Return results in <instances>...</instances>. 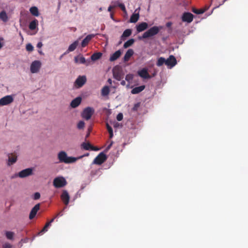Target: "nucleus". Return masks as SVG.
<instances>
[{
  "mask_svg": "<svg viewBox=\"0 0 248 248\" xmlns=\"http://www.w3.org/2000/svg\"><path fill=\"white\" fill-rule=\"evenodd\" d=\"M58 158L59 162L64 163L65 164H69L75 162L77 158L74 157H69L64 151H61L58 154Z\"/></svg>",
  "mask_w": 248,
  "mask_h": 248,
  "instance_id": "nucleus-1",
  "label": "nucleus"
},
{
  "mask_svg": "<svg viewBox=\"0 0 248 248\" xmlns=\"http://www.w3.org/2000/svg\"><path fill=\"white\" fill-rule=\"evenodd\" d=\"M162 29V26H153L148 31L144 32L140 39L151 37L158 33L159 31Z\"/></svg>",
  "mask_w": 248,
  "mask_h": 248,
  "instance_id": "nucleus-2",
  "label": "nucleus"
},
{
  "mask_svg": "<svg viewBox=\"0 0 248 248\" xmlns=\"http://www.w3.org/2000/svg\"><path fill=\"white\" fill-rule=\"evenodd\" d=\"M94 109L93 108L90 107H86L83 110L81 116L85 120H89L94 114Z\"/></svg>",
  "mask_w": 248,
  "mask_h": 248,
  "instance_id": "nucleus-3",
  "label": "nucleus"
},
{
  "mask_svg": "<svg viewBox=\"0 0 248 248\" xmlns=\"http://www.w3.org/2000/svg\"><path fill=\"white\" fill-rule=\"evenodd\" d=\"M53 184L56 188H61L66 186L67 182L64 177H57L54 179Z\"/></svg>",
  "mask_w": 248,
  "mask_h": 248,
  "instance_id": "nucleus-4",
  "label": "nucleus"
},
{
  "mask_svg": "<svg viewBox=\"0 0 248 248\" xmlns=\"http://www.w3.org/2000/svg\"><path fill=\"white\" fill-rule=\"evenodd\" d=\"M123 71L119 66H115L113 69V76L116 80H121L123 78Z\"/></svg>",
  "mask_w": 248,
  "mask_h": 248,
  "instance_id": "nucleus-5",
  "label": "nucleus"
},
{
  "mask_svg": "<svg viewBox=\"0 0 248 248\" xmlns=\"http://www.w3.org/2000/svg\"><path fill=\"white\" fill-rule=\"evenodd\" d=\"M107 159L106 155L104 153L102 152L94 158L93 163L97 165H101Z\"/></svg>",
  "mask_w": 248,
  "mask_h": 248,
  "instance_id": "nucleus-6",
  "label": "nucleus"
},
{
  "mask_svg": "<svg viewBox=\"0 0 248 248\" xmlns=\"http://www.w3.org/2000/svg\"><path fill=\"white\" fill-rule=\"evenodd\" d=\"M14 101V98L12 95H6L1 99H0V106H6L8 105Z\"/></svg>",
  "mask_w": 248,
  "mask_h": 248,
  "instance_id": "nucleus-7",
  "label": "nucleus"
},
{
  "mask_svg": "<svg viewBox=\"0 0 248 248\" xmlns=\"http://www.w3.org/2000/svg\"><path fill=\"white\" fill-rule=\"evenodd\" d=\"M86 77L85 76H79L75 82V86L79 88L82 87L86 82Z\"/></svg>",
  "mask_w": 248,
  "mask_h": 248,
  "instance_id": "nucleus-8",
  "label": "nucleus"
},
{
  "mask_svg": "<svg viewBox=\"0 0 248 248\" xmlns=\"http://www.w3.org/2000/svg\"><path fill=\"white\" fill-rule=\"evenodd\" d=\"M41 63L39 61H35L33 62L31 65V72L32 73H35L39 71L41 67Z\"/></svg>",
  "mask_w": 248,
  "mask_h": 248,
  "instance_id": "nucleus-9",
  "label": "nucleus"
},
{
  "mask_svg": "<svg viewBox=\"0 0 248 248\" xmlns=\"http://www.w3.org/2000/svg\"><path fill=\"white\" fill-rule=\"evenodd\" d=\"M32 169L27 168L18 172L17 176L20 178H25L32 174Z\"/></svg>",
  "mask_w": 248,
  "mask_h": 248,
  "instance_id": "nucleus-10",
  "label": "nucleus"
},
{
  "mask_svg": "<svg viewBox=\"0 0 248 248\" xmlns=\"http://www.w3.org/2000/svg\"><path fill=\"white\" fill-rule=\"evenodd\" d=\"M75 62L76 63L85 64L87 66L90 64L91 60L90 59L86 60L82 55H79L75 57Z\"/></svg>",
  "mask_w": 248,
  "mask_h": 248,
  "instance_id": "nucleus-11",
  "label": "nucleus"
},
{
  "mask_svg": "<svg viewBox=\"0 0 248 248\" xmlns=\"http://www.w3.org/2000/svg\"><path fill=\"white\" fill-rule=\"evenodd\" d=\"M177 63V61L175 57L173 55H170L169 57L166 60V65L168 66L172 67L174 66Z\"/></svg>",
  "mask_w": 248,
  "mask_h": 248,
  "instance_id": "nucleus-12",
  "label": "nucleus"
},
{
  "mask_svg": "<svg viewBox=\"0 0 248 248\" xmlns=\"http://www.w3.org/2000/svg\"><path fill=\"white\" fill-rule=\"evenodd\" d=\"M61 198L65 205H67L68 204L70 200V196L66 190H63L62 191V194L61 196Z\"/></svg>",
  "mask_w": 248,
  "mask_h": 248,
  "instance_id": "nucleus-13",
  "label": "nucleus"
},
{
  "mask_svg": "<svg viewBox=\"0 0 248 248\" xmlns=\"http://www.w3.org/2000/svg\"><path fill=\"white\" fill-rule=\"evenodd\" d=\"M182 19L183 21L190 23L193 19V15L190 13H184L182 16Z\"/></svg>",
  "mask_w": 248,
  "mask_h": 248,
  "instance_id": "nucleus-14",
  "label": "nucleus"
},
{
  "mask_svg": "<svg viewBox=\"0 0 248 248\" xmlns=\"http://www.w3.org/2000/svg\"><path fill=\"white\" fill-rule=\"evenodd\" d=\"M40 209V204L38 203L36 204L31 209L30 215H29V218L30 219H33L35 216H36L37 212Z\"/></svg>",
  "mask_w": 248,
  "mask_h": 248,
  "instance_id": "nucleus-15",
  "label": "nucleus"
},
{
  "mask_svg": "<svg viewBox=\"0 0 248 248\" xmlns=\"http://www.w3.org/2000/svg\"><path fill=\"white\" fill-rule=\"evenodd\" d=\"M138 74L140 77L143 78L148 79L151 78V76L148 73L147 70L145 68H143L139 71Z\"/></svg>",
  "mask_w": 248,
  "mask_h": 248,
  "instance_id": "nucleus-16",
  "label": "nucleus"
},
{
  "mask_svg": "<svg viewBox=\"0 0 248 248\" xmlns=\"http://www.w3.org/2000/svg\"><path fill=\"white\" fill-rule=\"evenodd\" d=\"M81 97H78L74 99H73L70 104V106L73 108H76L77 107H78L81 102Z\"/></svg>",
  "mask_w": 248,
  "mask_h": 248,
  "instance_id": "nucleus-17",
  "label": "nucleus"
},
{
  "mask_svg": "<svg viewBox=\"0 0 248 248\" xmlns=\"http://www.w3.org/2000/svg\"><path fill=\"white\" fill-rule=\"evenodd\" d=\"M94 36L93 34H89L81 42V46L84 47L86 46L89 42L91 40V39Z\"/></svg>",
  "mask_w": 248,
  "mask_h": 248,
  "instance_id": "nucleus-18",
  "label": "nucleus"
},
{
  "mask_svg": "<svg viewBox=\"0 0 248 248\" xmlns=\"http://www.w3.org/2000/svg\"><path fill=\"white\" fill-rule=\"evenodd\" d=\"M148 25L146 22H142L140 23L136 26L137 31L138 32H141L147 29Z\"/></svg>",
  "mask_w": 248,
  "mask_h": 248,
  "instance_id": "nucleus-19",
  "label": "nucleus"
},
{
  "mask_svg": "<svg viewBox=\"0 0 248 248\" xmlns=\"http://www.w3.org/2000/svg\"><path fill=\"white\" fill-rule=\"evenodd\" d=\"M121 55V51L120 50H118L112 54L110 58L109 61L110 62H113L118 59Z\"/></svg>",
  "mask_w": 248,
  "mask_h": 248,
  "instance_id": "nucleus-20",
  "label": "nucleus"
},
{
  "mask_svg": "<svg viewBox=\"0 0 248 248\" xmlns=\"http://www.w3.org/2000/svg\"><path fill=\"white\" fill-rule=\"evenodd\" d=\"M82 147L86 150H97V149H96L94 147L92 146L90 143L89 142H83L81 144Z\"/></svg>",
  "mask_w": 248,
  "mask_h": 248,
  "instance_id": "nucleus-21",
  "label": "nucleus"
},
{
  "mask_svg": "<svg viewBox=\"0 0 248 248\" xmlns=\"http://www.w3.org/2000/svg\"><path fill=\"white\" fill-rule=\"evenodd\" d=\"M134 54V51L132 49H129L124 55V61L127 62L129 61L131 57Z\"/></svg>",
  "mask_w": 248,
  "mask_h": 248,
  "instance_id": "nucleus-22",
  "label": "nucleus"
},
{
  "mask_svg": "<svg viewBox=\"0 0 248 248\" xmlns=\"http://www.w3.org/2000/svg\"><path fill=\"white\" fill-rule=\"evenodd\" d=\"M145 88V85H141L139 87H135L131 90V93L132 94H138L142 92Z\"/></svg>",
  "mask_w": 248,
  "mask_h": 248,
  "instance_id": "nucleus-23",
  "label": "nucleus"
},
{
  "mask_svg": "<svg viewBox=\"0 0 248 248\" xmlns=\"http://www.w3.org/2000/svg\"><path fill=\"white\" fill-rule=\"evenodd\" d=\"M17 160V156L13 154L8 155V165H11L15 163Z\"/></svg>",
  "mask_w": 248,
  "mask_h": 248,
  "instance_id": "nucleus-24",
  "label": "nucleus"
},
{
  "mask_svg": "<svg viewBox=\"0 0 248 248\" xmlns=\"http://www.w3.org/2000/svg\"><path fill=\"white\" fill-rule=\"evenodd\" d=\"M0 19L4 22H6L8 21V16L5 11H2L0 13Z\"/></svg>",
  "mask_w": 248,
  "mask_h": 248,
  "instance_id": "nucleus-25",
  "label": "nucleus"
},
{
  "mask_svg": "<svg viewBox=\"0 0 248 248\" xmlns=\"http://www.w3.org/2000/svg\"><path fill=\"white\" fill-rule=\"evenodd\" d=\"M78 41H75L74 43H73L72 44H71L68 49L67 50V52L69 53V52H71L74 51L77 47L78 45Z\"/></svg>",
  "mask_w": 248,
  "mask_h": 248,
  "instance_id": "nucleus-26",
  "label": "nucleus"
},
{
  "mask_svg": "<svg viewBox=\"0 0 248 248\" xmlns=\"http://www.w3.org/2000/svg\"><path fill=\"white\" fill-rule=\"evenodd\" d=\"M102 56L101 52H96L93 53L91 57V59L93 61H95L99 59Z\"/></svg>",
  "mask_w": 248,
  "mask_h": 248,
  "instance_id": "nucleus-27",
  "label": "nucleus"
},
{
  "mask_svg": "<svg viewBox=\"0 0 248 248\" xmlns=\"http://www.w3.org/2000/svg\"><path fill=\"white\" fill-rule=\"evenodd\" d=\"M38 22L37 19H34L31 21L29 26V29L31 30H35L38 25Z\"/></svg>",
  "mask_w": 248,
  "mask_h": 248,
  "instance_id": "nucleus-28",
  "label": "nucleus"
},
{
  "mask_svg": "<svg viewBox=\"0 0 248 248\" xmlns=\"http://www.w3.org/2000/svg\"><path fill=\"white\" fill-rule=\"evenodd\" d=\"M30 11L33 16H39L38 9L36 7H31L30 9Z\"/></svg>",
  "mask_w": 248,
  "mask_h": 248,
  "instance_id": "nucleus-29",
  "label": "nucleus"
},
{
  "mask_svg": "<svg viewBox=\"0 0 248 248\" xmlns=\"http://www.w3.org/2000/svg\"><path fill=\"white\" fill-rule=\"evenodd\" d=\"M139 18V14H133L130 17V22L131 23H136Z\"/></svg>",
  "mask_w": 248,
  "mask_h": 248,
  "instance_id": "nucleus-30",
  "label": "nucleus"
},
{
  "mask_svg": "<svg viewBox=\"0 0 248 248\" xmlns=\"http://www.w3.org/2000/svg\"><path fill=\"white\" fill-rule=\"evenodd\" d=\"M132 33V31L130 29H126L125 30L122 35L121 36V39H124V38L129 37Z\"/></svg>",
  "mask_w": 248,
  "mask_h": 248,
  "instance_id": "nucleus-31",
  "label": "nucleus"
},
{
  "mask_svg": "<svg viewBox=\"0 0 248 248\" xmlns=\"http://www.w3.org/2000/svg\"><path fill=\"white\" fill-rule=\"evenodd\" d=\"M109 89L108 86H104L101 90V94L103 96H107L109 94Z\"/></svg>",
  "mask_w": 248,
  "mask_h": 248,
  "instance_id": "nucleus-32",
  "label": "nucleus"
},
{
  "mask_svg": "<svg viewBox=\"0 0 248 248\" xmlns=\"http://www.w3.org/2000/svg\"><path fill=\"white\" fill-rule=\"evenodd\" d=\"M134 43V39H130L124 43V47L126 48L132 46Z\"/></svg>",
  "mask_w": 248,
  "mask_h": 248,
  "instance_id": "nucleus-33",
  "label": "nucleus"
},
{
  "mask_svg": "<svg viewBox=\"0 0 248 248\" xmlns=\"http://www.w3.org/2000/svg\"><path fill=\"white\" fill-rule=\"evenodd\" d=\"M166 60L164 58L160 57L158 59L156 65L158 66H161L164 63L166 64Z\"/></svg>",
  "mask_w": 248,
  "mask_h": 248,
  "instance_id": "nucleus-34",
  "label": "nucleus"
},
{
  "mask_svg": "<svg viewBox=\"0 0 248 248\" xmlns=\"http://www.w3.org/2000/svg\"><path fill=\"white\" fill-rule=\"evenodd\" d=\"M5 235L8 239L12 240L13 239L14 233L12 232L7 231L6 232Z\"/></svg>",
  "mask_w": 248,
  "mask_h": 248,
  "instance_id": "nucleus-35",
  "label": "nucleus"
},
{
  "mask_svg": "<svg viewBox=\"0 0 248 248\" xmlns=\"http://www.w3.org/2000/svg\"><path fill=\"white\" fill-rule=\"evenodd\" d=\"M50 223L48 222L46 224L43 229L39 232V234H42L47 231V228L50 226Z\"/></svg>",
  "mask_w": 248,
  "mask_h": 248,
  "instance_id": "nucleus-36",
  "label": "nucleus"
},
{
  "mask_svg": "<svg viewBox=\"0 0 248 248\" xmlns=\"http://www.w3.org/2000/svg\"><path fill=\"white\" fill-rule=\"evenodd\" d=\"M85 126V123L83 121H80L77 124V128L79 129H82Z\"/></svg>",
  "mask_w": 248,
  "mask_h": 248,
  "instance_id": "nucleus-37",
  "label": "nucleus"
},
{
  "mask_svg": "<svg viewBox=\"0 0 248 248\" xmlns=\"http://www.w3.org/2000/svg\"><path fill=\"white\" fill-rule=\"evenodd\" d=\"M133 75L129 74L125 76V80L130 83L133 78Z\"/></svg>",
  "mask_w": 248,
  "mask_h": 248,
  "instance_id": "nucleus-38",
  "label": "nucleus"
},
{
  "mask_svg": "<svg viewBox=\"0 0 248 248\" xmlns=\"http://www.w3.org/2000/svg\"><path fill=\"white\" fill-rule=\"evenodd\" d=\"M114 3H118V6L123 11H125V7L124 4L120 3L118 1H115Z\"/></svg>",
  "mask_w": 248,
  "mask_h": 248,
  "instance_id": "nucleus-39",
  "label": "nucleus"
},
{
  "mask_svg": "<svg viewBox=\"0 0 248 248\" xmlns=\"http://www.w3.org/2000/svg\"><path fill=\"white\" fill-rule=\"evenodd\" d=\"M206 9H193V12L197 14H201L203 13Z\"/></svg>",
  "mask_w": 248,
  "mask_h": 248,
  "instance_id": "nucleus-40",
  "label": "nucleus"
},
{
  "mask_svg": "<svg viewBox=\"0 0 248 248\" xmlns=\"http://www.w3.org/2000/svg\"><path fill=\"white\" fill-rule=\"evenodd\" d=\"M26 48L28 51H32L33 50V46L31 44H28L26 46Z\"/></svg>",
  "mask_w": 248,
  "mask_h": 248,
  "instance_id": "nucleus-41",
  "label": "nucleus"
},
{
  "mask_svg": "<svg viewBox=\"0 0 248 248\" xmlns=\"http://www.w3.org/2000/svg\"><path fill=\"white\" fill-rule=\"evenodd\" d=\"M117 120L118 121H121L122 120L123 118V115L122 113H119L117 116Z\"/></svg>",
  "mask_w": 248,
  "mask_h": 248,
  "instance_id": "nucleus-42",
  "label": "nucleus"
},
{
  "mask_svg": "<svg viewBox=\"0 0 248 248\" xmlns=\"http://www.w3.org/2000/svg\"><path fill=\"white\" fill-rule=\"evenodd\" d=\"M40 198V194L39 192H36L34 194V200H38Z\"/></svg>",
  "mask_w": 248,
  "mask_h": 248,
  "instance_id": "nucleus-43",
  "label": "nucleus"
},
{
  "mask_svg": "<svg viewBox=\"0 0 248 248\" xmlns=\"http://www.w3.org/2000/svg\"><path fill=\"white\" fill-rule=\"evenodd\" d=\"M106 126L108 133H111L112 132H113V129L112 127L108 124H107Z\"/></svg>",
  "mask_w": 248,
  "mask_h": 248,
  "instance_id": "nucleus-44",
  "label": "nucleus"
},
{
  "mask_svg": "<svg viewBox=\"0 0 248 248\" xmlns=\"http://www.w3.org/2000/svg\"><path fill=\"white\" fill-rule=\"evenodd\" d=\"M140 104L139 103L135 104L134 107L133 108V110L134 111L137 110L138 108L140 107Z\"/></svg>",
  "mask_w": 248,
  "mask_h": 248,
  "instance_id": "nucleus-45",
  "label": "nucleus"
},
{
  "mask_svg": "<svg viewBox=\"0 0 248 248\" xmlns=\"http://www.w3.org/2000/svg\"><path fill=\"white\" fill-rule=\"evenodd\" d=\"M12 246L8 243H5L2 246V248H11Z\"/></svg>",
  "mask_w": 248,
  "mask_h": 248,
  "instance_id": "nucleus-46",
  "label": "nucleus"
},
{
  "mask_svg": "<svg viewBox=\"0 0 248 248\" xmlns=\"http://www.w3.org/2000/svg\"><path fill=\"white\" fill-rule=\"evenodd\" d=\"M60 213H58L54 218H52L49 221H48V223H50V224L51 225V224L54 221L55 218L56 217H57L58 216H60Z\"/></svg>",
  "mask_w": 248,
  "mask_h": 248,
  "instance_id": "nucleus-47",
  "label": "nucleus"
},
{
  "mask_svg": "<svg viewBox=\"0 0 248 248\" xmlns=\"http://www.w3.org/2000/svg\"><path fill=\"white\" fill-rule=\"evenodd\" d=\"M43 46V44L42 43V42H40L39 43H38L37 45V47H38V48H41Z\"/></svg>",
  "mask_w": 248,
  "mask_h": 248,
  "instance_id": "nucleus-48",
  "label": "nucleus"
},
{
  "mask_svg": "<svg viewBox=\"0 0 248 248\" xmlns=\"http://www.w3.org/2000/svg\"><path fill=\"white\" fill-rule=\"evenodd\" d=\"M172 25V23L170 22H167L166 23V27H168V28H169Z\"/></svg>",
  "mask_w": 248,
  "mask_h": 248,
  "instance_id": "nucleus-49",
  "label": "nucleus"
},
{
  "mask_svg": "<svg viewBox=\"0 0 248 248\" xmlns=\"http://www.w3.org/2000/svg\"><path fill=\"white\" fill-rule=\"evenodd\" d=\"M3 39L2 38H0V49L2 47L3 45L2 44L1 41H2Z\"/></svg>",
  "mask_w": 248,
  "mask_h": 248,
  "instance_id": "nucleus-50",
  "label": "nucleus"
},
{
  "mask_svg": "<svg viewBox=\"0 0 248 248\" xmlns=\"http://www.w3.org/2000/svg\"><path fill=\"white\" fill-rule=\"evenodd\" d=\"M114 1L112 2V4H113L112 6L113 7V8H114L116 6H118V3H114Z\"/></svg>",
  "mask_w": 248,
  "mask_h": 248,
  "instance_id": "nucleus-51",
  "label": "nucleus"
},
{
  "mask_svg": "<svg viewBox=\"0 0 248 248\" xmlns=\"http://www.w3.org/2000/svg\"><path fill=\"white\" fill-rule=\"evenodd\" d=\"M109 138L111 139L113 136V132H112L111 133V132L109 133Z\"/></svg>",
  "mask_w": 248,
  "mask_h": 248,
  "instance_id": "nucleus-52",
  "label": "nucleus"
},
{
  "mask_svg": "<svg viewBox=\"0 0 248 248\" xmlns=\"http://www.w3.org/2000/svg\"><path fill=\"white\" fill-rule=\"evenodd\" d=\"M121 85L124 86L125 85V82L124 80H122L121 82Z\"/></svg>",
  "mask_w": 248,
  "mask_h": 248,
  "instance_id": "nucleus-53",
  "label": "nucleus"
},
{
  "mask_svg": "<svg viewBox=\"0 0 248 248\" xmlns=\"http://www.w3.org/2000/svg\"><path fill=\"white\" fill-rule=\"evenodd\" d=\"M112 8H113V7L112 6H109L108 8V11H111Z\"/></svg>",
  "mask_w": 248,
  "mask_h": 248,
  "instance_id": "nucleus-54",
  "label": "nucleus"
},
{
  "mask_svg": "<svg viewBox=\"0 0 248 248\" xmlns=\"http://www.w3.org/2000/svg\"><path fill=\"white\" fill-rule=\"evenodd\" d=\"M108 82L109 83V84H111L112 83V80L111 79L109 78L108 80Z\"/></svg>",
  "mask_w": 248,
  "mask_h": 248,
  "instance_id": "nucleus-55",
  "label": "nucleus"
},
{
  "mask_svg": "<svg viewBox=\"0 0 248 248\" xmlns=\"http://www.w3.org/2000/svg\"><path fill=\"white\" fill-rule=\"evenodd\" d=\"M226 0H223V2H222V3L221 4H219V6H220V5H221L223 4V3H224L226 1Z\"/></svg>",
  "mask_w": 248,
  "mask_h": 248,
  "instance_id": "nucleus-56",
  "label": "nucleus"
},
{
  "mask_svg": "<svg viewBox=\"0 0 248 248\" xmlns=\"http://www.w3.org/2000/svg\"><path fill=\"white\" fill-rule=\"evenodd\" d=\"M112 145V143L110 144V145H109L108 147V148H109L110 147V146H111Z\"/></svg>",
  "mask_w": 248,
  "mask_h": 248,
  "instance_id": "nucleus-57",
  "label": "nucleus"
},
{
  "mask_svg": "<svg viewBox=\"0 0 248 248\" xmlns=\"http://www.w3.org/2000/svg\"><path fill=\"white\" fill-rule=\"evenodd\" d=\"M90 135V131L89 132V133L87 134L86 135V137H88Z\"/></svg>",
  "mask_w": 248,
  "mask_h": 248,
  "instance_id": "nucleus-58",
  "label": "nucleus"
},
{
  "mask_svg": "<svg viewBox=\"0 0 248 248\" xmlns=\"http://www.w3.org/2000/svg\"><path fill=\"white\" fill-rule=\"evenodd\" d=\"M19 35H20V36H21L22 39H23V36H22V35H21V33H19Z\"/></svg>",
  "mask_w": 248,
  "mask_h": 248,
  "instance_id": "nucleus-59",
  "label": "nucleus"
},
{
  "mask_svg": "<svg viewBox=\"0 0 248 248\" xmlns=\"http://www.w3.org/2000/svg\"><path fill=\"white\" fill-rule=\"evenodd\" d=\"M39 53H40V54H41V53H42L41 51H39Z\"/></svg>",
  "mask_w": 248,
  "mask_h": 248,
  "instance_id": "nucleus-60",
  "label": "nucleus"
}]
</instances>
